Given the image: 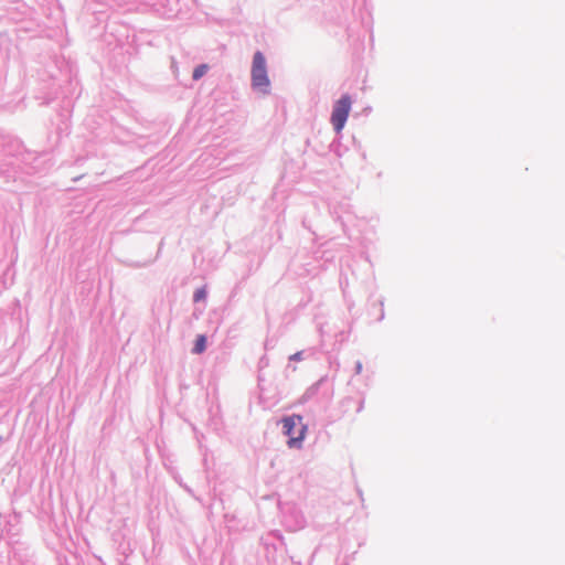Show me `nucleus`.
I'll return each mask as SVG.
<instances>
[{"label": "nucleus", "mask_w": 565, "mask_h": 565, "mask_svg": "<svg viewBox=\"0 0 565 565\" xmlns=\"http://www.w3.org/2000/svg\"><path fill=\"white\" fill-rule=\"evenodd\" d=\"M284 433L289 437L287 444L290 448L301 446V441L306 435V426L302 423V418L297 415L285 417L282 419Z\"/></svg>", "instance_id": "f257e3e1"}, {"label": "nucleus", "mask_w": 565, "mask_h": 565, "mask_svg": "<svg viewBox=\"0 0 565 565\" xmlns=\"http://www.w3.org/2000/svg\"><path fill=\"white\" fill-rule=\"evenodd\" d=\"M291 360H300L301 359V353L300 352H297L295 353L294 355L290 356Z\"/></svg>", "instance_id": "0eeeda50"}, {"label": "nucleus", "mask_w": 565, "mask_h": 565, "mask_svg": "<svg viewBox=\"0 0 565 565\" xmlns=\"http://www.w3.org/2000/svg\"><path fill=\"white\" fill-rule=\"evenodd\" d=\"M206 297V292H205V289L204 288H200L198 289L195 292H194V301L198 302V301H201L203 299H205Z\"/></svg>", "instance_id": "423d86ee"}, {"label": "nucleus", "mask_w": 565, "mask_h": 565, "mask_svg": "<svg viewBox=\"0 0 565 565\" xmlns=\"http://www.w3.org/2000/svg\"><path fill=\"white\" fill-rule=\"evenodd\" d=\"M269 84L266 58L262 52H256L252 65V85L254 88L267 93Z\"/></svg>", "instance_id": "f03ea898"}, {"label": "nucleus", "mask_w": 565, "mask_h": 565, "mask_svg": "<svg viewBox=\"0 0 565 565\" xmlns=\"http://www.w3.org/2000/svg\"><path fill=\"white\" fill-rule=\"evenodd\" d=\"M209 71V65L207 64H201L199 66H196L193 71V79L194 81H198L200 79L201 77H203L206 72Z\"/></svg>", "instance_id": "39448f33"}, {"label": "nucleus", "mask_w": 565, "mask_h": 565, "mask_svg": "<svg viewBox=\"0 0 565 565\" xmlns=\"http://www.w3.org/2000/svg\"><path fill=\"white\" fill-rule=\"evenodd\" d=\"M205 349H206V338H205V335L201 334L196 338L192 352L195 354H201L205 351Z\"/></svg>", "instance_id": "20e7f679"}, {"label": "nucleus", "mask_w": 565, "mask_h": 565, "mask_svg": "<svg viewBox=\"0 0 565 565\" xmlns=\"http://www.w3.org/2000/svg\"><path fill=\"white\" fill-rule=\"evenodd\" d=\"M351 106L352 99L348 94H344L340 99H338L334 103L330 120L337 132H340L344 128V125L351 111Z\"/></svg>", "instance_id": "7ed1b4c3"}, {"label": "nucleus", "mask_w": 565, "mask_h": 565, "mask_svg": "<svg viewBox=\"0 0 565 565\" xmlns=\"http://www.w3.org/2000/svg\"><path fill=\"white\" fill-rule=\"evenodd\" d=\"M361 371H362V364L359 362V363L356 364V372H358V373H361Z\"/></svg>", "instance_id": "6e6552de"}]
</instances>
